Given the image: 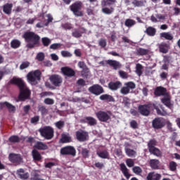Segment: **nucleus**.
<instances>
[{"label": "nucleus", "mask_w": 180, "mask_h": 180, "mask_svg": "<svg viewBox=\"0 0 180 180\" xmlns=\"http://www.w3.org/2000/svg\"><path fill=\"white\" fill-rule=\"evenodd\" d=\"M151 108H153V109L156 110L157 114L160 116H167V115H168V112L165 111V108H164V106H162V105H160L159 106L156 104L151 103L139 105L138 111L142 116H150L151 113ZM160 108L162 110L160 109Z\"/></svg>", "instance_id": "1"}, {"label": "nucleus", "mask_w": 180, "mask_h": 180, "mask_svg": "<svg viewBox=\"0 0 180 180\" xmlns=\"http://www.w3.org/2000/svg\"><path fill=\"white\" fill-rule=\"evenodd\" d=\"M39 133L40 136L44 137L45 140H51L54 137V129L50 126H45L39 129Z\"/></svg>", "instance_id": "2"}, {"label": "nucleus", "mask_w": 180, "mask_h": 180, "mask_svg": "<svg viewBox=\"0 0 180 180\" xmlns=\"http://www.w3.org/2000/svg\"><path fill=\"white\" fill-rule=\"evenodd\" d=\"M155 146H157V141L155 139H150L148 142V150L150 154H153V155H155V157H161L162 153L158 148L155 147Z\"/></svg>", "instance_id": "3"}, {"label": "nucleus", "mask_w": 180, "mask_h": 180, "mask_svg": "<svg viewBox=\"0 0 180 180\" xmlns=\"http://www.w3.org/2000/svg\"><path fill=\"white\" fill-rule=\"evenodd\" d=\"M27 79L28 82H31L32 84H37V82L36 81H40V79H41V72L39 70L30 72L27 75Z\"/></svg>", "instance_id": "4"}, {"label": "nucleus", "mask_w": 180, "mask_h": 180, "mask_svg": "<svg viewBox=\"0 0 180 180\" xmlns=\"http://www.w3.org/2000/svg\"><path fill=\"white\" fill-rule=\"evenodd\" d=\"M96 116L100 122L108 123V121L110 120V116H112V112L109 110L108 111L100 110L96 113Z\"/></svg>", "instance_id": "5"}, {"label": "nucleus", "mask_w": 180, "mask_h": 180, "mask_svg": "<svg viewBox=\"0 0 180 180\" xmlns=\"http://www.w3.org/2000/svg\"><path fill=\"white\" fill-rule=\"evenodd\" d=\"M82 8V3L80 1H76L70 6V11L73 12V15H75V16H83L84 13L81 11Z\"/></svg>", "instance_id": "6"}, {"label": "nucleus", "mask_w": 180, "mask_h": 180, "mask_svg": "<svg viewBox=\"0 0 180 180\" xmlns=\"http://www.w3.org/2000/svg\"><path fill=\"white\" fill-rule=\"evenodd\" d=\"M61 155H70L71 157H75L77 155V150L74 146H67L60 148Z\"/></svg>", "instance_id": "7"}, {"label": "nucleus", "mask_w": 180, "mask_h": 180, "mask_svg": "<svg viewBox=\"0 0 180 180\" xmlns=\"http://www.w3.org/2000/svg\"><path fill=\"white\" fill-rule=\"evenodd\" d=\"M130 89H136V83L133 82H128L124 83V86L120 89V94L122 95H129Z\"/></svg>", "instance_id": "8"}, {"label": "nucleus", "mask_w": 180, "mask_h": 180, "mask_svg": "<svg viewBox=\"0 0 180 180\" xmlns=\"http://www.w3.org/2000/svg\"><path fill=\"white\" fill-rule=\"evenodd\" d=\"M165 127V120L162 117H155L152 121V127L155 130H160Z\"/></svg>", "instance_id": "9"}, {"label": "nucleus", "mask_w": 180, "mask_h": 180, "mask_svg": "<svg viewBox=\"0 0 180 180\" xmlns=\"http://www.w3.org/2000/svg\"><path fill=\"white\" fill-rule=\"evenodd\" d=\"M31 94L32 92L27 87L20 90V94L18 95L19 101H20L21 102H25V101L30 99Z\"/></svg>", "instance_id": "10"}, {"label": "nucleus", "mask_w": 180, "mask_h": 180, "mask_svg": "<svg viewBox=\"0 0 180 180\" xmlns=\"http://www.w3.org/2000/svg\"><path fill=\"white\" fill-rule=\"evenodd\" d=\"M8 160L14 165H20L23 161V158L20 154L10 153L8 155Z\"/></svg>", "instance_id": "11"}, {"label": "nucleus", "mask_w": 180, "mask_h": 180, "mask_svg": "<svg viewBox=\"0 0 180 180\" xmlns=\"http://www.w3.org/2000/svg\"><path fill=\"white\" fill-rule=\"evenodd\" d=\"M23 37L26 41H32V43H37L38 40H40V37L34 32H25Z\"/></svg>", "instance_id": "12"}, {"label": "nucleus", "mask_w": 180, "mask_h": 180, "mask_svg": "<svg viewBox=\"0 0 180 180\" xmlns=\"http://www.w3.org/2000/svg\"><path fill=\"white\" fill-rule=\"evenodd\" d=\"M10 84H12L13 85H17L20 91L27 87V86H26V83H25L23 79L20 78L13 77L10 80Z\"/></svg>", "instance_id": "13"}, {"label": "nucleus", "mask_w": 180, "mask_h": 180, "mask_svg": "<svg viewBox=\"0 0 180 180\" xmlns=\"http://www.w3.org/2000/svg\"><path fill=\"white\" fill-rule=\"evenodd\" d=\"M164 97L160 99L161 102L168 108V109H170V110H172L174 109V104L171 103V95H169V93H167L165 96H163Z\"/></svg>", "instance_id": "14"}, {"label": "nucleus", "mask_w": 180, "mask_h": 180, "mask_svg": "<svg viewBox=\"0 0 180 180\" xmlns=\"http://www.w3.org/2000/svg\"><path fill=\"white\" fill-rule=\"evenodd\" d=\"M49 79L54 86H61L63 84V77L58 75H52Z\"/></svg>", "instance_id": "15"}, {"label": "nucleus", "mask_w": 180, "mask_h": 180, "mask_svg": "<svg viewBox=\"0 0 180 180\" xmlns=\"http://www.w3.org/2000/svg\"><path fill=\"white\" fill-rule=\"evenodd\" d=\"M89 92H91V94L96 96H99L105 92V90H103V87H102L99 84H94L92 86H90L89 88Z\"/></svg>", "instance_id": "16"}, {"label": "nucleus", "mask_w": 180, "mask_h": 180, "mask_svg": "<svg viewBox=\"0 0 180 180\" xmlns=\"http://www.w3.org/2000/svg\"><path fill=\"white\" fill-rule=\"evenodd\" d=\"M4 108L8 109L9 113H15L16 112V107L8 101L0 102V109L2 110L4 109Z\"/></svg>", "instance_id": "17"}, {"label": "nucleus", "mask_w": 180, "mask_h": 180, "mask_svg": "<svg viewBox=\"0 0 180 180\" xmlns=\"http://www.w3.org/2000/svg\"><path fill=\"white\" fill-rule=\"evenodd\" d=\"M89 135L88 134V132L84 131V130H79L76 131V138L78 140V141L84 142L88 140V137Z\"/></svg>", "instance_id": "18"}, {"label": "nucleus", "mask_w": 180, "mask_h": 180, "mask_svg": "<svg viewBox=\"0 0 180 180\" xmlns=\"http://www.w3.org/2000/svg\"><path fill=\"white\" fill-rule=\"evenodd\" d=\"M80 123H86L89 126H96L98 122L94 117H84L80 120Z\"/></svg>", "instance_id": "19"}, {"label": "nucleus", "mask_w": 180, "mask_h": 180, "mask_svg": "<svg viewBox=\"0 0 180 180\" xmlns=\"http://www.w3.org/2000/svg\"><path fill=\"white\" fill-rule=\"evenodd\" d=\"M167 94L169 93L167 91V88L161 86L156 87L154 91L155 96H165Z\"/></svg>", "instance_id": "20"}, {"label": "nucleus", "mask_w": 180, "mask_h": 180, "mask_svg": "<svg viewBox=\"0 0 180 180\" xmlns=\"http://www.w3.org/2000/svg\"><path fill=\"white\" fill-rule=\"evenodd\" d=\"M108 86L110 91H117V89H119L120 88H122V83L120 82V81H112L108 83Z\"/></svg>", "instance_id": "21"}, {"label": "nucleus", "mask_w": 180, "mask_h": 180, "mask_svg": "<svg viewBox=\"0 0 180 180\" xmlns=\"http://www.w3.org/2000/svg\"><path fill=\"white\" fill-rule=\"evenodd\" d=\"M16 174L18 175L20 179L26 180L29 179V172L25 171L23 169H18L16 172Z\"/></svg>", "instance_id": "22"}, {"label": "nucleus", "mask_w": 180, "mask_h": 180, "mask_svg": "<svg viewBox=\"0 0 180 180\" xmlns=\"http://www.w3.org/2000/svg\"><path fill=\"white\" fill-rule=\"evenodd\" d=\"M61 71L63 75H65L66 77H75V71L72 70L70 68L68 67H64L61 68Z\"/></svg>", "instance_id": "23"}, {"label": "nucleus", "mask_w": 180, "mask_h": 180, "mask_svg": "<svg viewBox=\"0 0 180 180\" xmlns=\"http://www.w3.org/2000/svg\"><path fill=\"white\" fill-rule=\"evenodd\" d=\"M106 64H108L110 67H112L113 70H119L121 68L122 65H120V63L117 62V60H105Z\"/></svg>", "instance_id": "24"}, {"label": "nucleus", "mask_w": 180, "mask_h": 180, "mask_svg": "<svg viewBox=\"0 0 180 180\" xmlns=\"http://www.w3.org/2000/svg\"><path fill=\"white\" fill-rule=\"evenodd\" d=\"M96 155L103 160H110V155L106 150H98L96 152Z\"/></svg>", "instance_id": "25"}, {"label": "nucleus", "mask_w": 180, "mask_h": 180, "mask_svg": "<svg viewBox=\"0 0 180 180\" xmlns=\"http://www.w3.org/2000/svg\"><path fill=\"white\" fill-rule=\"evenodd\" d=\"M120 167L123 175L127 178V179H130V176H131V174H129V169H127L126 165H124V163H121L120 165Z\"/></svg>", "instance_id": "26"}, {"label": "nucleus", "mask_w": 180, "mask_h": 180, "mask_svg": "<svg viewBox=\"0 0 180 180\" xmlns=\"http://www.w3.org/2000/svg\"><path fill=\"white\" fill-rule=\"evenodd\" d=\"M161 174L158 173H155L154 172L148 173L146 179L147 180H160Z\"/></svg>", "instance_id": "27"}, {"label": "nucleus", "mask_w": 180, "mask_h": 180, "mask_svg": "<svg viewBox=\"0 0 180 180\" xmlns=\"http://www.w3.org/2000/svg\"><path fill=\"white\" fill-rule=\"evenodd\" d=\"M32 156L34 161L40 162L41 161V160H43V157L41 156V154H40V152H39L36 149L32 150Z\"/></svg>", "instance_id": "28"}, {"label": "nucleus", "mask_w": 180, "mask_h": 180, "mask_svg": "<svg viewBox=\"0 0 180 180\" xmlns=\"http://www.w3.org/2000/svg\"><path fill=\"white\" fill-rule=\"evenodd\" d=\"M150 49H146L143 48H136V56H148L150 54Z\"/></svg>", "instance_id": "29"}, {"label": "nucleus", "mask_w": 180, "mask_h": 180, "mask_svg": "<svg viewBox=\"0 0 180 180\" xmlns=\"http://www.w3.org/2000/svg\"><path fill=\"white\" fill-rule=\"evenodd\" d=\"M152 169H160V160L157 159H151L149 162Z\"/></svg>", "instance_id": "30"}, {"label": "nucleus", "mask_w": 180, "mask_h": 180, "mask_svg": "<svg viewBox=\"0 0 180 180\" xmlns=\"http://www.w3.org/2000/svg\"><path fill=\"white\" fill-rule=\"evenodd\" d=\"M34 148L37 150H47V148H49V146H47L46 143L41 141H37L34 146Z\"/></svg>", "instance_id": "31"}, {"label": "nucleus", "mask_w": 180, "mask_h": 180, "mask_svg": "<svg viewBox=\"0 0 180 180\" xmlns=\"http://www.w3.org/2000/svg\"><path fill=\"white\" fill-rule=\"evenodd\" d=\"M101 101H106V102H115V98L109 94H103L99 97Z\"/></svg>", "instance_id": "32"}, {"label": "nucleus", "mask_w": 180, "mask_h": 180, "mask_svg": "<svg viewBox=\"0 0 180 180\" xmlns=\"http://www.w3.org/2000/svg\"><path fill=\"white\" fill-rule=\"evenodd\" d=\"M13 5L12 4H7L4 6L3 11L4 13H6V15H11L12 12V7Z\"/></svg>", "instance_id": "33"}, {"label": "nucleus", "mask_w": 180, "mask_h": 180, "mask_svg": "<svg viewBox=\"0 0 180 180\" xmlns=\"http://www.w3.org/2000/svg\"><path fill=\"white\" fill-rule=\"evenodd\" d=\"M161 39H165L166 40H172L174 39V35L170 32H162L160 33Z\"/></svg>", "instance_id": "34"}, {"label": "nucleus", "mask_w": 180, "mask_h": 180, "mask_svg": "<svg viewBox=\"0 0 180 180\" xmlns=\"http://www.w3.org/2000/svg\"><path fill=\"white\" fill-rule=\"evenodd\" d=\"M157 30H155V28L153 27H149L146 29V30L145 31V33L147 34L148 36H155V33H156Z\"/></svg>", "instance_id": "35"}, {"label": "nucleus", "mask_w": 180, "mask_h": 180, "mask_svg": "<svg viewBox=\"0 0 180 180\" xmlns=\"http://www.w3.org/2000/svg\"><path fill=\"white\" fill-rule=\"evenodd\" d=\"M113 11H115L113 8H108L106 6H102V12L105 15H110L111 13H113Z\"/></svg>", "instance_id": "36"}, {"label": "nucleus", "mask_w": 180, "mask_h": 180, "mask_svg": "<svg viewBox=\"0 0 180 180\" xmlns=\"http://www.w3.org/2000/svg\"><path fill=\"white\" fill-rule=\"evenodd\" d=\"M136 72L139 77H141L143 75V65L140 63H137L136 66Z\"/></svg>", "instance_id": "37"}, {"label": "nucleus", "mask_w": 180, "mask_h": 180, "mask_svg": "<svg viewBox=\"0 0 180 180\" xmlns=\"http://www.w3.org/2000/svg\"><path fill=\"white\" fill-rule=\"evenodd\" d=\"M125 153L128 157H136V154H137L136 150L131 148H126Z\"/></svg>", "instance_id": "38"}, {"label": "nucleus", "mask_w": 180, "mask_h": 180, "mask_svg": "<svg viewBox=\"0 0 180 180\" xmlns=\"http://www.w3.org/2000/svg\"><path fill=\"white\" fill-rule=\"evenodd\" d=\"M8 141H10V143H20V138L18 136V135H13L9 137Z\"/></svg>", "instance_id": "39"}, {"label": "nucleus", "mask_w": 180, "mask_h": 180, "mask_svg": "<svg viewBox=\"0 0 180 180\" xmlns=\"http://www.w3.org/2000/svg\"><path fill=\"white\" fill-rule=\"evenodd\" d=\"M178 167V165L176 164V162H175L174 161H171L169 163V169H170V171H172V172H175V171H176V167Z\"/></svg>", "instance_id": "40"}, {"label": "nucleus", "mask_w": 180, "mask_h": 180, "mask_svg": "<svg viewBox=\"0 0 180 180\" xmlns=\"http://www.w3.org/2000/svg\"><path fill=\"white\" fill-rule=\"evenodd\" d=\"M116 2V0H103L101 1V6H109L113 5Z\"/></svg>", "instance_id": "41"}, {"label": "nucleus", "mask_w": 180, "mask_h": 180, "mask_svg": "<svg viewBox=\"0 0 180 180\" xmlns=\"http://www.w3.org/2000/svg\"><path fill=\"white\" fill-rule=\"evenodd\" d=\"M61 143H70L71 141V138L66 134L62 135V137L60 139Z\"/></svg>", "instance_id": "42"}, {"label": "nucleus", "mask_w": 180, "mask_h": 180, "mask_svg": "<svg viewBox=\"0 0 180 180\" xmlns=\"http://www.w3.org/2000/svg\"><path fill=\"white\" fill-rule=\"evenodd\" d=\"M134 25H136V21L132 19H127L125 20V26H127V27H131L134 26Z\"/></svg>", "instance_id": "43"}, {"label": "nucleus", "mask_w": 180, "mask_h": 180, "mask_svg": "<svg viewBox=\"0 0 180 180\" xmlns=\"http://www.w3.org/2000/svg\"><path fill=\"white\" fill-rule=\"evenodd\" d=\"M132 171L134 174H136V175H140V174L143 172V169H141V167L139 166L134 167Z\"/></svg>", "instance_id": "44"}, {"label": "nucleus", "mask_w": 180, "mask_h": 180, "mask_svg": "<svg viewBox=\"0 0 180 180\" xmlns=\"http://www.w3.org/2000/svg\"><path fill=\"white\" fill-rule=\"evenodd\" d=\"M129 126L131 129H134V130H136V129H139V123H137V121L132 120L129 122Z\"/></svg>", "instance_id": "45"}, {"label": "nucleus", "mask_w": 180, "mask_h": 180, "mask_svg": "<svg viewBox=\"0 0 180 180\" xmlns=\"http://www.w3.org/2000/svg\"><path fill=\"white\" fill-rule=\"evenodd\" d=\"M30 66V63L29 61H24L20 65V70H26Z\"/></svg>", "instance_id": "46"}, {"label": "nucleus", "mask_w": 180, "mask_h": 180, "mask_svg": "<svg viewBox=\"0 0 180 180\" xmlns=\"http://www.w3.org/2000/svg\"><path fill=\"white\" fill-rule=\"evenodd\" d=\"M82 155L83 158H89V150L87 148L82 149Z\"/></svg>", "instance_id": "47"}, {"label": "nucleus", "mask_w": 180, "mask_h": 180, "mask_svg": "<svg viewBox=\"0 0 180 180\" xmlns=\"http://www.w3.org/2000/svg\"><path fill=\"white\" fill-rule=\"evenodd\" d=\"M65 124V122L64 121H58L55 123L56 127H57V129H58L59 130H61V129L64 127Z\"/></svg>", "instance_id": "48"}, {"label": "nucleus", "mask_w": 180, "mask_h": 180, "mask_svg": "<svg viewBox=\"0 0 180 180\" xmlns=\"http://www.w3.org/2000/svg\"><path fill=\"white\" fill-rule=\"evenodd\" d=\"M39 110L41 112L42 116H44V115H47V113H49V110H47L44 105L39 107Z\"/></svg>", "instance_id": "49"}, {"label": "nucleus", "mask_w": 180, "mask_h": 180, "mask_svg": "<svg viewBox=\"0 0 180 180\" xmlns=\"http://www.w3.org/2000/svg\"><path fill=\"white\" fill-rule=\"evenodd\" d=\"M42 44L44 46H49L51 44V39L47 38V37H44L41 39Z\"/></svg>", "instance_id": "50"}, {"label": "nucleus", "mask_w": 180, "mask_h": 180, "mask_svg": "<svg viewBox=\"0 0 180 180\" xmlns=\"http://www.w3.org/2000/svg\"><path fill=\"white\" fill-rule=\"evenodd\" d=\"M44 103H45V105H54V99L46 98L44 101Z\"/></svg>", "instance_id": "51"}, {"label": "nucleus", "mask_w": 180, "mask_h": 180, "mask_svg": "<svg viewBox=\"0 0 180 180\" xmlns=\"http://www.w3.org/2000/svg\"><path fill=\"white\" fill-rule=\"evenodd\" d=\"M169 48L167 46H160V53H163L164 54H167L168 53Z\"/></svg>", "instance_id": "52"}, {"label": "nucleus", "mask_w": 180, "mask_h": 180, "mask_svg": "<svg viewBox=\"0 0 180 180\" xmlns=\"http://www.w3.org/2000/svg\"><path fill=\"white\" fill-rule=\"evenodd\" d=\"M126 164L129 168L134 167V161L132 159H127Z\"/></svg>", "instance_id": "53"}, {"label": "nucleus", "mask_w": 180, "mask_h": 180, "mask_svg": "<svg viewBox=\"0 0 180 180\" xmlns=\"http://www.w3.org/2000/svg\"><path fill=\"white\" fill-rule=\"evenodd\" d=\"M167 128L170 131V133H172V131H175V129L172 128V123L171 122L168 121L167 122Z\"/></svg>", "instance_id": "54"}, {"label": "nucleus", "mask_w": 180, "mask_h": 180, "mask_svg": "<svg viewBox=\"0 0 180 180\" xmlns=\"http://www.w3.org/2000/svg\"><path fill=\"white\" fill-rule=\"evenodd\" d=\"M61 56L63 57H72V54L68 52V51H62Z\"/></svg>", "instance_id": "55"}, {"label": "nucleus", "mask_w": 180, "mask_h": 180, "mask_svg": "<svg viewBox=\"0 0 180 180\" xmlns=\"http://www.w3.org/2000/svg\"><path fill=\"white\" fill-rule=\"evenodd\" d=\"M37 60L38 61H43L44 60V53L40 52L37 55Z\"/></svg>", "instance_id": "56"}, {"label": "nucleus", "mask_w": 180, "mask_h": 180, "mask_svg": "<svg viewBox=\"0 0 180 180\" xmlns=\"http://www.w3.org/2000/svg\"><path fill=\"white\" fill-rule=\"evenodd\" d=\"M78 67H79V68H82L83 70H88V68H86V65L84 61H79L78 63Z\"/></svg>", "instance_id": "57"}, {"label": "nucleus", "mask_w": 180, "mask_h": 180, "mask_svg": "<svg viewBox=\"0 0 180 180\" xmlns=\"http://www.w3.org/2000/svg\"><path fill=\"white\" fill-rule=\"evenodd\" d=\"M39 120H40V117L39 115H36L34 117L31 118V123L32 124L37 123Z\"/></svg>", "instance_id": "58"}, {"label": "nucleus", "mask_w": 180, "mask_h": 180, "mask_svg": "<svg viewBox=\"0 0 180 180\" xmlns=\"http://www.w3.org/2000/svg\"><path fill=\"white\" fill-rule=\"evenodd\" d=\"M11 46H20L21 43L19 39H13V41H11Z\"/></svg>", "instance_id": "59"}, {"label": "nucleus", "mask_w": 180, "mask_h": 180, "mask_svg": "<svg viewBox=\"0 0 180 180\" xmlns=\"http://www.w3.org/2000/svg\"><path fill=\"white\" fill-rule=\"evenodd\" d=\"M72 36L74 37H81V36H82V34L81 33V32H79V30H75L72 32Z\"/></svg>", "instance_id": "60"}, {"label": "nucleus", "mask_w": 180, "mask_h": 180, "mask_svg": "<svg viewBox=\"0 0 180 180\" xmlns=\"http://www.w3.org/2000/svg\"><path fill=\"white\" fill-rule=\"evenodd\" d=\"M178 137V133L176 132H173L172 136H170V140L171 141H176V139Z\"/></svg>", "instance_id": "61"}, {"label": "nucleus", "mask_w": 180, "mask_h": 180, "mask_svg": "<svg viewBox=\"0 0 180 180\" xmlns=\"http://www.w3.org/2000/svg\"><path fill=\"white\" fill-rule=\"evenodd\" d=\"M94 165H95V167L98 168V169H102V168L105 167V165L103 163L99 162H96Z\"/></svg>", "instance_id": "62"}, {"label": "nucleus", "mask_w": 180, "mask_h": 180, "mask_svg": "<svg viewBox=\"0 0 180 180\" xmlns=\"http://www.w3.org/2000/svg\"><path fill=\"white\" fill-rule=\"evenodd\" d=\"M77 84L79 86H85V80H84V79H79L77 82Z\"/></svg>", "instance_id": "63"}, {"label": "nucleus", "mask_w": 180, "mask_h": 180, "mask_svg": "<svg viewBox=\"0 0 180 180\" xmlns=\"http://www.w3.org/2000/svg\"><path fill=\"white\" fill-rule=\"evenodd\" d=\"M132 4L134 6H143L144 5V2L141 1H134Z\"/></svg>", "instance_id": "64"}]
</instances>
